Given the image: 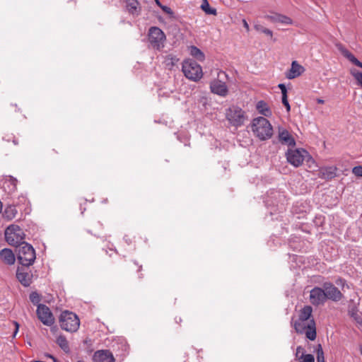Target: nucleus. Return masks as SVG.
<instances>
[{"label":"nucleus","instance_id":"nucleus-1","mask_svg":"<svg viewBox=\"0 0 362 362\" xmlns=\"http://www.w3.org/2000/svg\"><path fill=\"white\" fill-rule=\"evenodd\" d=\"M284 198V194L276 189H270L267 192L264 202L272 220H278L279 216L274 218L273 216L277 212L283 211L284 204L282 202Z\"/></svg>","mask_w":362,"mask_h":362},{"label":"nucleus","instance_id":"nucleus-2","mask_svg":"<svg viewBox=\"0 0 362 362\" xmlns=\"http://www.w3.org/2000/svg\"><path fill=\"white\" fill-rule=\"evenodd\" d=\"M252 130L261 141L269 139L273 135V128L269 121L264 117H257L252 121Z\"/></svg>","mask_w":362,"mask_h":362},{"label":"nucleus","instance_id":"nucleus-3","mask_svg":"<svg viewBox=\"0 0 362 362\" xmlns=\"http://www.w3.org/2000/svg\"><path fill=\"white\" fill-rule=\"evenodd\" d=\"M182 71L186 78L197 82L203 76L202 66L193 59H186L182 63Z\"/></svg>","mask_w":362,"mask_h":362},{"label":"nucleus","instance_id":"nucleus-4","mask_svg":"<svg viewBox=\"0 0 362 362\" xmlns=\"http://www.w3.org/2000/svg\"><path fill=\"white\" fill-rule=\"evenodd\" d=\"M17 259L18 262L23 267H28L32 265L36 259V254L33 247L27 243H23L19 245Z\"/></svg>","mask_w":362,"mask_h":362},{"label":"nucleus","instance_id":"nucleus-5","mask_svg":"<svg viewBox=\"0 0 362 362\" xmlns=\"http://www.w3.org/2000/svg\"><path fill=\"white\" fill-rule=\"evenodd\" d=\"M59 324L62 329L69 332H75L79 328L80 320L75 313L65 310L60 315Z\"/></svg>","mask_w":362,"mask_h":362},{"label":"nucleus","instance_id":"nucleus-6","mask_svg":"<svg viewBox=\"0 0 362 362\" xmlns=\"http://www.w3.org/2000/svg\"><path fill=\"white\" fill-rule=\"evenodd\" d=\"M25 234L23 230L17 225L12 224L5 230V238L12 245H21L23 242Z\"/></svg>","mask_w":362,"mask_h":362},{"label":"nucleus","instance_id":"nucleus-7","mask_svg":"<svg viewBox=\"0 0 362 362\" xmlns=\"http://www.w3.org/2000/svg\"><path fill=\"white\" fill-rule=\"evenodd\" d=\"M166 39L163 31L158 27H151L148 30V40L154 49H161Z\"/></svg>","mask_w":362,"mask_h":362},{"label":"nucleus","instance_id":"nucleus-8","mask_svg":"<svg viewBox=\"0 0 362 362\" xmlns=\"http://www.w3.org/2000/svg\"><path fill=\"white\" fill-rule=\"evenodd\" d=\"M223 76L226 79H228V76L225 71H220L218 74L219 78L214 79L210 83V90L214 94L218 95L221 97H226L228 93V88L226 82L220 79Z\"/></svg>","mask_w":362,"mask_h":362},{"label":"nucleus","instance_id":"nucleus-9","mask_svg":"<svg viewBox=\"0 0 362 362\" xmlns=\"http://www.w3.org/2000/svg\"><path fill=\"white\" fill-rule=\"evenodd\" d=\"M307 156H308V153L303 148L289 149L286 153L288 162L294 167L301 165Z\"/></svg>","mask_w":362,"mask_h":362},{"label":"nucleus","instance_id":"nucleus-10","mask_svg":"<svg viewBox=\"0 0 362 362\" xmlns=\"http://www.w3.org/2000/svg\"><path fill=\"white\" fill-rule=\"evenodd\" d=\"M36 313L38 319L43 325L52 326L54 323V317L50 309L46 305L39 304Z\"/></svg>","mask_w":362,"mask_h":362},{"label":"nucleus","instance_id":"nucleus-11","mask_svg":"<svg viewBox=\"0 0 362 362\" xmlns=\"http://www.w3.org/2000/svg\"><path fill=\"white\" fill-rule=\"evenodd\" d=\"M226 116L229 122L233 126L240 127L244 122V112L240 107H233L229 108Z\"/></svg>","mask_w":362,"mask_h":362},{"label":"nucleus","instance_id":"nucleus-12","mask_svg":"<svg viewBox=\"0 0 362 362\" xmlns=\"http://www.w3.org/2000/svg\"><path fill=\"white\" fill-rule=\"evenodd\" d=\"M322 285L327 299L338 302L343 298L344 296L341 292L332 283L326 281Z\"/></svg>","mask_w":362,"mask_h":362},{"label":"nucleus","instance_id":"nucleus-13","mask_svg":"<svg viewBox=\"0 0 362 362\" xmlns=\"http://www.w3.org/2000/svg\"><path fill=\"white\" fill-rule=\"evenodd\" d=\"M310 300L314 305L324 304L327 300L324 288L314 287L310 292Z\"/></svg>","mask_w":362,"mask_h":362},{"label":"nucleus","instance_id":"nucleus-14","mask_svg":"<svg viewBox=\"0 0 362 362\" xmlns=\"http://www.w3.org/2000/svg\"><path fill=\"white\" fill-rule=\"evenodd\" d=\"M264 18L272 23H279L282 25L293 24V20L290 17L279 13H271L266 15Z\"/></svg>","mask_w":362,"mask_h":362},{"label":"nucleus","instance_id":"nucleus-15","mask_svg":"<svg viewBox=\"0 0 362 362\" xmlns=\"http://www.w3.org/2000/svg\"><path fill=\"white\" fill-rule=\"evenodd\" d=\"M93 362H115L114 356L109 350H98L93 357Z\"/></svg>","mask_w":362,"mask_h":362},{"label":"nucleus","instance_id":"nucleus-16","mask_svg":"<svg viewBox=\"0 0 362 362\" xmlns=\"http://www.w3.org/2000/svg\"><path fill=\"white\" fill-rule=\"evenodd\" d=\"M16 278L21 284L27 287L32 282V274L23 267H18L16 270Z\"/></svg>","mask_w":362,"mask_h":362},{"label":"nucleus","instance_id":"nucleus-17","mask_svg":"<svg viewBox=\"0 0 362 362\" xmlns=\"http://www.w3.org/2000/svg\"><path fill=\"white\" fill-rule=\"evenodd\" d=\"M305 69L303 66L300 65L296 61H293L291 63V67L289 71L286 73V76L288 79H293L300 76Z\"/></svg>","mask_w":362,"mask_h":362},{"label":"nucleus","instance_id":"nucleus-18","mask_svg":"<svg viewBox=\"0 0 362 362\" xmlns=\"http://www.w3.org/2000/svg\"><path fill=\"white\" fill-rule=\"evenodd\" d=\"M279 140L282 144L287 145L288 146H294L296 141L294 138L286 129H279Z\"/></svg>","mask_w":362,"mask_h":362},{"label":"nucleus","instance_id":"nucleus-19","mask_svg":"<svg viewBox=\"0 0 362 362\" xmlns=\"http://www.w3.org/2000/svg\"><path fill=\"white\" fill-rule=\"evenodd\" d=\"M0 257L8 265L13 264L16 261V257L13 251L8 248H4L0 251Z\"/></svg>","mask_w":362,"mask_h":362},{"label":"nucleus","instance_id":"nucleus-20","mask_svg":"<svg viewBox=\"0 0 362 362\" xmlns=\"http://www.w3.org/2000/svg\"><path fill=\"white\" fill-rule=\"evenodd\" d=\"M18 180L13 176H6L5 181L4 182V188L5 190H8L9 194L16 192L17 189Z\"/></svg>","mask_w":362,"mask_h":362},{"label":"nucleus","instance_id":"nucleus-21","mask_svg":"<svg viewBox=\"0 0 362 362\" xmlns=\"http://www.w3.org/2000/svg\"><path fill=\"white\" fill-rule=\"evenodd\" d=\"M349 315L359 325H362V314L356 305L349 306Z\"/></svg>","mask_w":362,"mask_h":362},{"label":"nucleus","instance_id":"nucleus-22","mask_svg":"<svg viewBox=\"0 0 362 362\" xmlns=\"http://www.w3.org/2000/svg\"><path fill=\"white\" fill-rule=\"evenodd\" d=\"M339 49L342 55L349 59L352 64L362 69V62H360L352 53L343 46L339 47Z\"/></svg>","mask_w":362,"mask_h":362},{"label":"nucleus","instance_id":"nucleus-23","mask_svg":"<svg viewBox=\"0 0 362 362\" xmlns=\"http://www.w3.org/2000/svg\"><path fill=\"white\" fill-rule=\"evenodd\" d=\"M17 213L16 205L11 204L5 208L3 216L6 220L11 221L16 217Z\"/></svg>","mask_w":362,"mask_h":362},{"label":"nucleus","instance_id":"nucleus-24","mask_svg":"<svg viewBox=\"0 0 362 362\" xmlns=\"http://www.w3.org/2000/svg\"><path fill=\"white\" fill-rule=\"evenodd\" d=\"M256 108L259 114L264 115V117H270L272 116V111L269 109L267 103L264 100H260L257 102L256 105Z\"/></svg>","mask_w":362,"mask_h":362},{"label":"nucleus","instance_id":"nucleus-25","mask_svg":"<svg viewBox=\"0 0 362 362\" xmlns=\"http://www.w3.org/2000/svg\"><path fill=\"white\" fill-rule=\"evenodd\" d=\"M13 204H14L16 207L18 206L20 210H22L23 208V210L25 211V213H28V206L29 204V201L25 196H19L16 200L13 201Z\"/></svg>","mask_w":362,"mask_h":362},{"label":"nucleus","instance_id":"nucleus-26","mask_svg":"<svg viewBox=\"0 0 362 362\" xmlns=\"http://www.w3.org/2000/svg\"><path fill=\"white\" fill-rule=\"evenodd\" d=\"M313 312V308L310 305L304 306L300 311V314L298 316L299 320L301 321H310L312 319H310L311 314Z\"/></svg>","mask_w":362,"mask_h":362},{"label":"nucleus","instance_id":"nucleus-27","mask_svg":"<svg viewBox=\"0 0 362 362\" xmlns=\"http://www.w3.org/2000/svg\"><path fill=\"white\" fill-rule=\"evenodd\" d=\"M294 329L298 333H304V332L310 326V321H301L297 320L294 322Z\"/></svg>","mask_w":362,"mask_h":362},{"label":"nucleus","instance_id":"nucleus-28","mask_svg":"<svg viewBox=\"0 0 362 362\" xmlns=\"http://www.w3.org/2000/svg\"><path fill=\"white\" fill-rule=\"evenodd\" d=\"M321 177L325 180H330L336 176V168L327 167L321 170Z\"/></svg>","mask_w":362,"mask_h":362},{"label":"nucleus","instance_id":"nucleus-29","mask_svg":"<svg viewBox=\"0 0 362 362\" xmlns=\"http://www.w3.org/2000/svg\"><path fill=\"white\" fill-rule=\"evenodd\" d=\"M305 334L306 337L313 341L316 338V327H315V322L313 319L310 320V326L304 332Z\"/></svg>","mask_w":362,"mask_h":362},{"label":"nucleus","instance_id":"nucleus-30","mask_svg":"<svg viewBox=\"0 0 362 362\" xmlns=\"http://www.w3.org/2000/svg\"><path fill=\"white\" fill-rule=\"evenodd\" d=\"M57 344L65 353L70 352L69 342L64 336L59 335L57 338Z\"/></svg>","mask_w":362,"mask_h":362},{"label":"nucleus","instance_id":"nucleus-31","mask_svg":"<svg viewBox=\"0 0 362 362\" xmlns=\"http://www.w3.org/2000/svg\"><path fill=\"white\" fill-rule=\"evenodd\" d=\"M139 6V2L137 0H128L127 1V8L128 11L134 15L139 14L138 8Z\"/></svg>","mask_w":362,"mask_h":362},{"label":"nucleus","instance_id":"nucleus-32","mask_svg":"<svg viewBox=\"0 0 362 362\" xmlns=\"http://www.w3.org/2000/svg\"><path fill=\"white\" fill-rule=\"evenodd\" d=\"M309 211V206L305 203L303 205V203L297 202L295 205H293L292 211L294 214H305Z\"/></svg>","mask_w":362,"mask_h":362},{"label":"nucleus","instance_id":"nucleus-33","mask_svg":"<svg viewBox=\"0 0 362 362\" xmlns=\"http://www.w3.org/2000/svg\"><path fill=\"white\" fill-rule=\"evenodd\" d=\"M201 8L209 15L216 16L217 14L216 9L214 8H211L209 6V4L207 0H202V4L201 5Z\"/></svg>","mask_w":362,"mask_h":362},{"label":"nucleus","instance_id":"nucleus-34","mask_svg":"<svg viewBox=\"0 0 362 362\" xmlns=\"http://www.w3.org/2000/svg\"><path fill=\"white\" fill-rule=\"evenodd\" d=\"M190 54L198 60L203 61L204 59V53L195 46L190 47Z\"/></svg>","mask_w":362,"mask_h":362},{"label":"nucleus","instance_id":"nucleus-35","mask_svg":"<svg viewBox=\"0 0 362 362\" xmlns=\"http://www.w3.org/2000/svg\"><path fill=\"white\" fill-rule=\"evenodd\" d=\"M315 351L316 352L317 361V362H325V356H324V351H323L321 344H319L317 345V346L315 347Z\"/></svg>","mask_w":362,"mask_h":362},{"label":"nucleus","instance_id":"nucleus-36","mask_svg":"<svg viewBox=\"0 0 362 362\" xmlns=\"http://www.w3.org/2000/svg\"><path fill=\"white\" fill-rule=\"evenodd\" d=\"M30 300L37 307L39 304H40L41 298L38 293L36 291H33L29 296Z\"/></svg>","mask_w":362,"mask_h":362},{"label":"nucleus","instance_id":"nucleus-37","mask_svg":"<svg viewBox=\"0 0 362 362\" xmlns=\"http://www.w3.org/2000/svg\"><path fill=\"white\" fill-rule=\"evenodd\" d=\"M300 362H315V358L312 354H305L303 353L299 357Z\"/></svg>","mask_w":362,"mask_h":362},{"label":"nucleus","instance_id":"nucleus-38","mask_svg":"<svg viewBox=\"0 0 362 362\" xmlns=\"http://www.w3.org/2000/svg\"><path fill=\"white\" fill-rule=\"evenodd\" d=\"M255 29L256 30L261 32L262 33H264L265 35H269L270 37L273 36V32L271 30L266 28L261 25H255Z\"/></svg>","mask_w":362,"mask_h":362},{"label":"nucleus","instance_id":"nucleus-39","mask_svg":"<svg viewBox=\"0 0 362 362\" xmlns=\"http://www.w3.org/2000/svg\"><path fill=\"white\" fill-rule=\"evenodd\" d=\"M354 78L357 81L358 83L362 87V72L359 71H351Z\"/></svg>","mask_w":362,"mask_h":362},{"label":"nucleus","instance_id":"nucleus-40","mask_svg":"<svg viewBox=\"0 0 362 362\" xmlns=\"http://www.w3.org/2000/svg\"><path fill=\"white\" fill-rule=\"evenodd\" d=\"M281 101H282L283 105L286 107V110L288 112L290 111L291 106H290L289 103L288 101L287 94L282 95Z\"/></svg>","mask_w":362,"mask_h":362},{"label":"nucleus","instance_id":"nucleus-41","mask_svg":"<svg viewBox=\"0 0 362 362\" xmlns=\"http://www.w3.org/2000/svg\"><path fill=\"white\" fill-rule=\"evenodd\" d=\"M353 173L358 177H362V166L358 165L353 168Z\"/></svg>","mask_w":362,"mask_h":362},{"label":"nucleus","instance_id":"nucleus-42","mask_svg":"<svg viewBox=\"0 0 362 362\" xmlns=\"http://www.w3.org/2000/svg\"><path fill=\"white\" fill-rule=\"evenodd\" d=\"M158 6L166 13L168 14H170V15H172L173 13L172 9L167 6H165V5H163L162 4H160V5H158Z\"/></svg>","mask_w":362,"mask_h":362},{"label":"nucleus","instance_id":"nucleus-43","mask_svg":"<svg viewBox=\"0 0 362 362\" xmlns=\"http://www.w3.org/2000/svg\"><path fill=\"white\" fill-rule=\"evenodd\" d=\"M335 283L337 285L341 286L342 288H344L345 286H347L346 280L342 278H338Z\"/></svg>","mask_w":362,"mask_h":362},{"label":"nucleus","instance_id":"nucleus-44","mask_svg":"<svg viewBox=\"0 0 362 362\" xmlns=\"http://www.w3.org/2000/svg\"><path fill=\"white\" fill-rule=\"evenodd\" d=\"M278 87H279V88L281 90V94H282V95H286V94H287V88H286V85H285V84H284V83H279V84L278 85Z\"/></svg>","mask_w":362,"mask_h":362},{"label":"nucleus","instance_id":"nucleus-45","mask_svg":"<svg viewBox=\"0 0 362 362\" xmlns=\"http://www.w3.org/2000/svg\"><path fill=\"white\" fill-rule=\"evenodd\" d=\"M303 351H304V349L300 346H297L296 348V356L298 358V357L300 356V353H301V354L303 353Z\"/></svg>","mask_w":362,"mask_h":362},{"label":"nucleus","instance_id":"nucleus-46","mask_svg":"<svg viewBox=\"0 0 362 362\" xmlns=\"http://www.w3.org/2000/svg\"><path fill=\"white\" fill-rule=\"evenodd\" d=\"M83 343L85 346H86L87 347L88 346H90L92 345V341L90 338H86L83 341Z\"/></svg>","mask_w":362,"mask_h":362},{"label":"nucleus","instance_id":"nucleus-47","mask_svg":"<svg viewBox=\"0 0 362 362\" xmlns=\"http://www.w3.org/2000/svg\"><path fill=\"white\" fill-rule=\"evenodd\" d=\"M13 323L15 325V330L13 332V337H15L18 332L19 324L17 322H14Z\"/></svg>","mask_w":362,"mask_h":362},{"label":"nucleus","instance_id":"nucleus-48","mask_svg":"<svg viewBox=\"0 0 362 362\" xmlns=\"http://www.w3.org/2000/svg\"><path fill=\"white\" fill-rule=\"evenodd\" d=\"M47 358H51L53 362H59L58 360L52 354H45V355Z\"/></svg>","mask_w":362,"mask_h":362},{"label":"nucleus","instance_id":"nucleus-49","mask_svg":"<svg viewBox=\"0 0 362 362\" xmlns=\"http://www.w3.org/2000/svg\"><path fill=\"white\" fill-rule=\"evenodd\" d=\"M124 241H125L128 245H129V244L131 243V240H130V238L128 237V235H125V236L124 237Z\"/></svg>","mask_w":362,"mask_h":362},{"label":"nucleus","instance_id":"nucleus-50","mask_svg":"<svg viewBox=\"0 0 362 362\" xmlns=\"http://www.w3.org/2000/svg\"><path fill=\"white\" fill-rule=\"evenodd\" d=\"M243 26L246 28L247 30H249V25L245 20H243Z\"/></svg>","mask_w":362,"mask_h":362},{"label":"nucleus","instance_id":"nucleus-51","mask_svg":"<svg viewBox=\"0 0 362 362\" xmlns=\"http://www.w3.org/2000/svg\"><path fill=\"white\" fill-rule=\"evenodd\" d=\"M317 102L319 104H323L324 103V100L322 99H320V98L317 99Z\"/></svg>","mask_w":362,"mask_h":362},{"label":"nucleus","instance_id":"nucleus-52","mask_svg":"<svg viewBox=\"0 0 362 362\" xmlns=\"http://www.w3.org/2000/svg\"><path fill=\"white\" fill-rule=\"evenodd\" d=\"M154 1H155L156 4L158 6V5H160V4H161V3H160V0H154Z\"/></svg>","mask_w":362,"mask_h":362},{"label":"nucleus","instance_id":"nucleus-53","mask_svg":"<svg viewBox=\"0 0 362 362\" xmlns=\"http://www.w3.org/2000/svg\"><path fill=\"white\" fill-rule=\"evenodd\" d=\"M13 143L15 144V145H17L18 144V142L17 141V140L16 139H13Z\"/></svg>","mask_w":362,"mask_h":362},{"label":"nucleus","instance_id":"nucleus-54","mask_svg":"<svg viewBox=\"0 0 362 362\" xmlns=\"http://www.w3.org/2000/svg\"><path fill=\"white\" fill-rule=\"evenodd\" d=\"M359 350H360L361 354L362 355V345L360 346Z\"/></svg>","mask_w":362,"mask_h":362},{"label":"nucleus","instance_id":"nucleus-55","mask_svg":"<svg viewBox=\"0 0 362 362\" xmlns=\"http://www.w3.org/2000/svg\"><path fill=\"white\" fill-rule=\"evenodd\" d=\"M123 347L124 348V351L127 349V346L125 344L123 345Z\"/></svg>","mask_w":362,"mask_h":362},{"label":"nucleus","instance_id":"nucleus-56","mask_svg":"<svg viewBox=\"0 0 362 362\" xmlns=\"http://www.w3.org/2000/svg\"><path fill=\"white\" fill-rule=\"evenodd\" d=\"M77 362H84V361H78Z\"/></svg>","mask_w":362,"mask_h":362}]
</instances>
